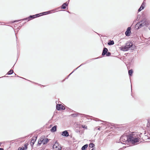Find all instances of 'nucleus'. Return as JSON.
Masks as SVG:
<instances>
[{"mask_svg": "<svg viewBox=\"0 0 150 150\" xmlns=\"http://www.w3.org/2000/svg\"><path fill=\"white\" fill-rule=\"evenodd\" d=\"M54 11V10H52L50 11H47L48 13V14L51 13H52V12Z\"/></svg>", "mask_w": 150, "mask_h": 150, "instance_id": "c756f323", "label": "nucleus"}, {"mask_svg": "<svg viewBox=\"0 0 150 150\" xmlns=\"http://www.w3.org/2000/svg\"><path fill=\"white\" fill-rule=\"evenodd\" d=\"M144 22V26L148 27L149 25L150 22L148 20L146 19H144L142 20V22Z\"/></svg>", "mask_w": 150, "mask_h": 150, "instance_id": "1a4fd4ad", "label": "nucleus"}, {"mask_svg": "<svg viewBox=\"0 0 150 150\" xmlns=\"http://www.w3.org/2000/svg\"><path fill=\"white\" fill-rule=\"evenodd\" d=\"M85 63L84 64H83V63H82V64L80 66H79V67H78L76 69H75L71 74H70L67 76V77L66 78V79H67L69 77V76H70V75L75 70H76V69H77L79 67H80L82 65H83L84 64H85Z\"/></svg>", "mask_w": 150, "mask_h": 150, "instance_id": "f3484780", "label": "nucleus"}, {"mask_svg": "<svg viewBox=\"0 0 150 150\" xmlns=\"http://www.w3.org/2000/svg\"><path fill=\"white\" fill-rule=\"evenodd\" d=\"M88 146V145L87 144H86L84 145L81 148V150H85L87 148Z\"/></svg>", "mask_w": 150, "mask_h": 150, "instance_id": "dca6fc26", "label": "nucleus"}, {"mask_svg": "<svg viewBox=\"0 0 150 150\" xmlns=\"http://www.w3.org/2000/svg\"><path fill=\"white\" fill-rule=\"evenodd\" d=\"M62 106V105L61 104H57L56 106V108L58 110H61Z\"/></svg>", "mask_w": 150, "mask_h": 150, "instance_id": "4468645a", "label": "nucleus"}, {"mask_svg": "<svg viewBox=\"0 0 150 150\" xmlns=\"http://www.w3.org/2000/svg\"><path fill=\"white\" fill-rule=\"evenodd\" d=\"M147 126L148 128L150 127V124H149L147 123Z\"/></svg>", "mask_w": 150, "mask_h": 150, "instance_id": "2f4dec72", "label": "nucleus"}, {"mask_svg": "<svg viewBox=\"0 0 150 150\" xmlns=\"http://www.w3.org/2000/svg\"><path fill=\"white\" fill-rule=\"evenodd\" d=\"M141 17V15H138L137 18L136 19L137 21H139Z\"/></svg>", "mask_w": 150, "mask_h": 150, "instance_id": "bb28decb", "label": "nucleus"}, {"mask_svg": "<svg viewBox=\"0 0 150 150\" xmlns=\"http://www.w3.org/2000/svg\"><path fill=\"white\" fill-rule=\"evenodd\" d=\"M133 72V70L132 69H130L128 71V74L129 76H132Z\"/></svg>", "mask_w": 150, "mask_h": 150, "instance_id": "6ab92c4d", "label": "nucleus"}, {"mask_svg": "<svg viewBox=\"0 0 150 150\" xmlns=\"http://www.w3.org/2000/svg\"><path fill=\"white\" fill-rule=\"evenodd\" d=\"M148 123L150 124V118L148 120Z\"/></svg>", "mask_w": 150, "mask_h": 150, "instance_id": "72a5a7b5", "label": "nucleus"}, {"mask_svg": "<svg viewBox=\"0 0 150 150\" xmlns=\"http://www.w3.org/2000/svg\"><path fill=\"white\" fill-rule=\"evenodd\" d=\"M111 55V53L110 52H108V51L107 52L106 54V56H110Z\"/></svg>", "mask_w": 150, "mask_h": 150, "instance_id": "a878e982", "label": "nucleus"}, {"mask_svg": "<svg viewBox=\"0 0 150 150\" xmlns=\"http://www.w3.org/2000/svg\"><path fill=\"white\" fill-rule=\"evenodd\" d=\"M57 126L54 125L53 127L51 129V131L52 132H54L57 130Z\"/></svg>", "mask_w": 150, "mask_h": 150, "instance_id": "2eb2a0df", "label": "nucleus"}, {"mask_svg": "<svg viewBox=\"0 0 150 150\" xmlns=\"http://www.w3.org/2000/svg\"><path fill=\"white\" fill-rule=\"evenodd\" d=\"M65 107L62 105V107H61V110H65Z\"/></svg>", "mask_w": 150, "mask_h": 150, "instance_id": "7c9ffc66", "label": "nucleus"}, {"mask_svg": "<svg viewBox=\"0 0 150 150\" xmlns=\"http://www.w3.org/2000/svg\"><path fill=\"white\" fill-rule=\"evenodd\" d=\"M82 127L83 128H87V126H85V125H82Z\"/></svg>", "mask_w": 150, "mask_h": 150, "instance_id": "473e14b6", "label": "nucleus"}, {"mask_svg": "<svg viewBox=\"0 0 150 150\" xmlns=\"http://www.w3.org/2000/svg\"><path fill=\"white\" fill-rule=\"evenodd\" d=\"M126 146H123V148H126Z\"/></svg>", "mask_w": 150, "mask_h": 150, "instance_id": "e433bc0d", "label": "nucleus"}, {"mask_svg": "<svg viewBox=\"0 0 150 150\" xmlns=\"http://www.w3.org/2000/svg\"><path fill=\"white\" fill-rule=\"evenodd\" d=\"M120 140L124 142L127 141L128 142H130L134 144H135L139 142L137 138L131 135L127 136L123 135L121 137Z\"/></svg>", "mask_w": 150, "mask_h": 150, "instance_id": "f257e3e1", "label": "nucleus"}, {"mask_svg": "<svg viewBox=\"0 0 150 150\" xmlns=\"http://www.w3.org/2000/svg\"><path fill=\"white\" fill-rule=\"evenodd\" d=\"M70 0L67 1L66 2L64 3L61 6V8L62 9H66V7L68 6V4L69 3Z\"/></svg>", "mask_w": 150, "mask_h": 150, "instance_id": "6e6552de", "label": "nucleus"}, {"mask_svg": "<svg viewBox=\"0 0 150 150\" xmlns=\"http://www.w3.org/2000/svg\"><path fill=\"white\" fill-rule=\"evenodd\" d=\"M42 140H42L41 137L39 139L38 144V145H41L42 143Z\"/></svg>", "mask_w": 150, "mask_h": 150, "instance_id": "412c9836", "label": "nucleus"}, {"mask_svg": "<svg viewBox=\"0 0 150 150\" xmlns=\"http://www.w3.org/2000/svg\"><path fill=\"white\" fill-rule=\"evenodd\" d=\"M100 127H99V128H98V130H100Z\"/></svg>", "mask_w": 150, "mask_h": 150, "instance_id": "4c0bfd02", "label": "nucleus"}, {"mask_svg": "<svg viewBox=\"0 0 150 150\" xmlns=\"http://www.w3.org/2000/svg\"><path fill=\"white\" fill-rule=\"evenodd\" d=\"M61 135L65 137H67L69 135V132L67 130H65L62 132Z\"/></svg>", "mask_w": 150, "mask_h": 150, "instance_id": "f8f14e48", "label": "nucleus"}, {"mask_svg": "<svg viewBox=\"0 0 150 150\" xmlns=\"http://www.w3.org/2000/svg\"><path fill=\"white\" fill-rule=\"evenodd\" d=\"M98 58H94V59H97Z\"/></svg>", "mask_w": 150, "mask_h": 150, "instance_id": "ea45409f", "label": "nucleus"}, {"mask_svg": "<svg viewBox=\"0 0 150 150\" xmlns=\"http://www.w3.org/2000/svg\"><path fill=\"white\" fill-rule=\"evenodd\" d=\"M108 51V50L107 48L105 47L104 48L103 50L102 55L103 56H104L106 55Z\"/></svg>", "mask_w": 150, "mask_h": 150, "instance_id": "ddd939ff", "label": "nucleus"}, {"mask_svg": "<svg viewBox=\"0 0 150 150\" xmlns=\"http://www.w3.org/2000/svg\"><path fill=\"white\" fill-rule=\"evenodd\" d=\"M41 138L42 141V143L43 145H45L47 144L49 141V139L47 138H45L44 136H42L41 137Z\"/></svg>", "mask_w": 150, "mask_h": 150, "instance_id": "39448f33", "label": "nucleus"}, {"mask_svg": "<svg viewBox=\"0 0 150 150\" xmlns=\"http://www.w3.org/2000/svg\"><path fill=\"white\" fill-rule=\"evenodd\" d=\"M43 15L48 14L47 11L42 12Z\"/></svg>", "mask_w": 150, "mask_h": 150, "instance_id": "c85d7f7f", "label": "nucleus"}, {"mask_svg": "<svg viewBox=\"0 0 150 150\" xmlns=\"http://www.w3.org/2000/svg\"><path fill=\"white\" fill-rule=\"evenodd\" d=\"M37 137L33 136L31 140L30 144L32 146L34 145L35 142L36 141L37 139Z\"/></svg>", "mask_w": 150, "mask_h": 150, "instance_id": "9b49d317", "label": "nucleus"}, {"mask_svg": "<svg viewBox=\"0 0 150 150\" xmlns=\"http://www.w3.org/2000/svg\"><path fill=\"white\" fill-rule=\"evenodd\" d=\"M0 150H4V149L3 148H0Z\"/></svg>", "mask_w": 150, "mask_h": 150, "instance_id": "c9c22d12", "label": "nucleus"}, {"mask_svg": "<svg viewBox=\"0 0 150 150\" xmlns=\"http://www.w3.org/2000/svg\"><path fill=\"white\" fill-rule=\"evenodd\" d=\"M17 77H19L18 76H17Z\"/></svg>", "mask_w": 150, "mask_h": 150, "instance_id": "a19ab883", "label": "nucleus"}, {"mask_svg": "<svg viewBox=\"0 0 150 150\" xmlns=\"http://www.w3.org/2000/svg\"><path fill=\"white\" fill-rule=\"evenodd\" d=\"M53 148H58V150H61V147H59L58 142H56L53 146Z\"/></svg>", "mask_w": 150, "mask_h": 150, "instance_id": "0eeeda50", "label": "nucleus"}, {"mask_svg": "<svg viewBox=\"0 0 150 150\" xmlns=\"http://www.w3.org/2000/svg\"><path fill=\"white\" fill-rule=\"evenodd\" d=\"M148 139H150V138L149 137Z\"/></svg>", "mask_w": 150, "mask_h": 150, "instance_id": "79ce46f5", "label": "nucleus"}, {"mask_svg": "<svg viewBox=\"0 0 150 150\" xmlns=\"http://www.w3.org/2000/svg\"><path fill=\"white\" fill-rule=\"evenodd\" d=\"M131 27H128L127 28L126 31L125 33V34L126 36H130L131 33Z\"/></svg>", "mask_w": 150, "mask_h": 150, "instance_id": "423d86ee", "label": "nucleus"}, {"mask_svg": "<svg viewBox=\"0 0 150 150\" xmlns=\"http://www.w3.org/2000/svg\"><path fill=\"white\" fill-rule=\"evenodd\" d=\"M1 143L0 142V146H1Z\"/></svg>", "mask_w": 150, "mask_h": 150, "instance_id": "58836bf2", "label": "nucleus"}, {"mask_svg": "<svg viewBox=\"0 0 150 150\" xmlns=\"http://www.w3.org/2000/svg\"><path fill=\"white\" fill-rule=\"evenodd\" d=\"M91 150H96L95 148H93Z\"/></svg>", "mask_w": 150, "mask_h": 150, "instance_id": "f704fd0d", "label": "nucleus"}, {"mask_svg": "<svg viewBox=\"0 0 150 150\" xmlns=\"http://www.w3.org/2000/svg\"><path fill=\"white\" fill-rule=\"evenodd\" d=\"M13 73V70L11 69L7 74L8 75H11Z\"/></svg>", "mask_w": 150, "mask_h": 150, "instance_id": "5701e85b", "label": "nucleus"}, {"mask_svg": "<svg viewBox=\"0 0 150 150\" xmlns=\"http://www.w3.org/2000/svg\"><path fill=\"white\" fill-rule=\"evenodd\" d=\"M144 8V6H141L138 10V12H140L142 11V10Z\"/></svg>", "mask_w": 150, "mask_h": 150, "instance_id": "4be33fe9", "label": "nucleus"}, {"mask_svg": "<svg viewBox=\"0 0 150 150\" xmlns=\"http://www.w3.org/2000/svg\"><path fill=\"white\" fill-rule=\"evenodd\" d=\"M114 41L113 40H110L108 43V45H114Z\"/></svg>", "mask_w": 150, "mask_h": 150, "instance_id": "a211bd4d", "label": "nucleus"}, {"mask_svg": "<svg viewBox=\"0 0 150 150\" xmlns=\"http://www.w3.org/2000/svg\"><path fill=\"white\" fill-rule=\"evenodd\" d=\"M80 114L79 113H73L71 114V115L73 117H75L77 116L78 115Z\"/></svg>", "mask_w": 150, "mask_h": 150, "instance_id": "b1692460", "label": "nucleus"}, {"mask_svg": "<svg viewBox=\"0 0 150 150\" xmlns=\"http://www.w3.org/2000/svg\"><path fill=\"white\" fill-rule=\"evenodd\" d=\"M36 17L35 16V15H30L28 17H27L26 18H24V19H21L18 20H16L15 21H13L14 22H18V21H24L25 20H26L27 19H28V21H29V20H31L32 19H34L35 18H36Z\"/></svg>", "mask_w": 150, "mask_h": 150, "instance_id": "7ed1b4c3", "label": "nucleus"}, {"mask_svg": "<svg viewBox=\"0 0 150 150\" xmlns=\"http://www.w3.org/2000/svg\"><path fill=\"white\" fill-rule=\"evenodd\" d=\"M145 5V0H144L141 6H143L144 7Z\"/></svg>", "mask_w": 150, "mask_h": 150, "instance_id": "cd10ccee", "label": "nucleus"}, {"mask_svg": "<svg viewBox=\"0 0 150 150\" xmlns=\"http://www.w3.org/2000/svg\"><path fill=\"white\" fill-rule=\"evenodd\" d=\"M28 143H25L24 145V146L19 147L18 149V150H26L28 148Z\"/></svg>", "mask_w": 150, "mask_h": 150, "instance_id": "9d476101", "label": "nucleus"}, {"mask_svg": "<svg viewBox=\"0 0 150 150\" xmlns=\"http://www.w3.org/2000/svg\"><path fill=\"white\" fill-rule=\"evenodd\" d=\"M135 45H133L132 42L129 41L126 43L125 46L122 47L121 50L123 51H127L130 48H131V50H134L135 49Z\"/></svg>", "mask_w": 150, "mask_h": 150, "instance_id": "f03ea898", "label": "nucleus"}, {"mask_svg": "<svg viewBox=\"0 0 150 150\" xmlns=\"http://www.w3.org/2000/svg\"><path fill=\"white\" fill-rule=\"evenodd\" d=\"M95 146V145L93 143H91L89 144V147L92 148Z\"/></svg>", "mask_w": 150, "mask_h": 150, "instance_id": "393cba45", "label": "nucleus"}, {"mask_svg": "<svg viewBox=\"0 0 150 150\" xmlns=\"http://www.w3.org/2000/svg\"><path fill=\"white\" fill-rule=\"evenodd\" d=\"M142 20L139 22L138 23L135 25V28L137 29H138L144 26V22H142Z\"/></svg>", "mask_w": 150, "mask_h": 150, "instance_id": "20e7f679", "label": "nucleus"}, {"mask_svg": "<svg viewBox=\"0 0 150 150\" xmlns=\"http://www.w3.org/2000/svg\"><path fill=\"white\" fill-rule=\"evenodd\" d=\"M35 17L36 18L38 17H40V16H41L43 15L42 12L40 13L35 14Z\"/></svg>", "mask_w": 150, "mask_h": 150, "instance_id": "aec40b11", "label": "nucleus"}]
</instances>
